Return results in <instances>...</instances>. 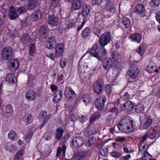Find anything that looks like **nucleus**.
Wrapping results in <instances>:
<instances>
[{
    "instance_id": "51",
    "label": "nucleus",
    "mask_w": 160,
    "mask_h": 160,
    "mask_svg": "<svg viewBox=\"0 0 160 160\" xmlns=\"http://www.w3.org/2000/svg\"><path fill=\"white\" fill-rule=\"evenodd\" d=\"M130 97V95L127 92H126L124 95L120 98L121 100L126 101L128 100Z\"/></svg>"
},
{
    "instance_id": "46",
    "label": "nucleus",
    "mask_w": 160,
    "mask_h": 160,
    "mask_svg": "<svg viewBox=\"0 0 160 160\" xmlns=\"http://www.w3.org/2000/svg\"><path fill=\"white\" fill-rule=\"evenodd\" d=\"M64 95L67 99L70 100V88L67 87L65 90Z\"/></svg>"
},
{
    "instance_id": "31",
    "label": "nucleus",
    "mask_w": 160,
    "mask_h": 160,
    "mask_svg": "<svg viewBox=\"0 0 160 160\" xmlns=\"http://www.w3.org/2000/svg\"><path fill=\"white\" fill-rule=\"evenodd\" d=\"M42 13L39 10H36L33 15L32 18L35 21H37L40 19L42 16Z\"/></svg>"
},
{
    "instance_id": "47",
    "label": "nucleus",
    "mask_w": 160,
    "mask_h": 160,
    "mask_svg": "<svg viewBox=\"0 0 160 160\" xmlns=\"http://www.w3.org/2000/svg\"><path fill=\"white\" fill-rule=\"evenodd\" d=\"M105 91L107 94H110L112 92V88L110 84H107L105 87Z\"/></svg>"
},
{
    "instance_id": "24",
    "label": "nucleus",
    "mask_w": 160,
    "mask_h": 160,
    "mask_svg": "<svg viewBox=\"0 0 160 160\" xmlns=\"http://www.w3.org/2000/svg\"><path fill=\"white\" fill-rule=\"evenodd\" d=\"M39 34L42 38H45L48 36L47 31L45 26H42L39 31Z\"/></svg>"
},
{
    "instance_id": "64",
    "label": "nucleus",
    "mask_w": 160,
    "mask_h": 160,
    "mask_svg": "<svg viewBox=\"0 0 160 160\" xmlns=\"http://www.w3.org/2000/svg\"><path fill=\"white\" fill-rule=\"evenodd\" d=\"M156 18L157 21L160 23V10L156 13Z\"/></svg>"
},
{
    "instance_id": "41",
    "label": "nucleus",
    "mask_w": 160,
    "mask_h": 160,
    "mask_svg": "<svg viewBox=\"0 0 160 160\" xmlns=\"http://www.w3.org/2000/svg\"><path fill=\"white\" fill-rule=\"evenodd\" d=\"M90 33V29L88 27H87L82 31V35L83 38L88 36Z\"/></svg>"
},
{
    "instance_id": "11",
    "label": "nucleus",
    "mask_w": 160,
    "mask_h": 160,
    "mask_svg": "<svg viewBox=\"0 0 160 160\" xmlns=\"http://www.w3.org/2000/svg\"><path fill=\"white\" fill-rule=\"evenodd\" d=\"M134 11L141 17L145 16V8L143 5L142 4H139L137 5Z\"/></svg>"
},
{
    "instance_id": "32",
    "label": "nucleus",
    "mask_w": 160,
    "mask_h": 160,
    "mask_svg": "<svg viewBox=\"0 0 160 160\" xmlns=\"http://www.w3.org/2000/svg\"><path fill=\"white\" fill-rule=\"evenodd\" d=\"M37 2L36 0H30L28 3V5L27 8L29 10L33 9L37 4Z\"/></svg>"
},
{
    "instance_id": "56",
    "label": "nucleus",
    "mask_w": 160,
    "mask_h": 160,
    "mask_svg": "<svg viewBox=\"0 0 160 160\" xmlns=\"http://www.w3.org/2000/svg\"><path fill=\"white\" fill-rule=\"evenodd\" d=\"M12 112V107L10 104L8 105L6 108V113H11Z\"/></svg>"
},
{
    "instance_id": "48",
    "label": "nucleus",
    "mask_w": 160,
    "mask_h": 160,
    "mask_svg": "<svg viewBox=\"0 0 160 160\" xmlns=\"http://www.w3.org/2000/svg\"><path fill=\"white\" fill-rule=\"evenodd\" d=\"M26 11V9L24 7L21 6L18 8L17 10V12L18 15L23 13Z\"/></svg>"
},
{
    "instance_id": "59",
    "label": "nucleus",
    "mask_w": 160,
    "mask_h": 160,
    "mask_svg": "<svg viewBox=\"0 0 160 160\" xmlns=\"http://www.w3.org/2000/svg\"><path fill=\"white\" fill-rule=\"evenodd\" d=\"M33 120V117L31 114L28 115L27 118V122L28 124L30 123Z\"/></svg>"
},
{
    "instance_id": "28",
    "label": "nucleus",
    "mask_w": 160,
    "mask_h": 160,
    "mask_svg": "<svg viewBox=\"0 0 160 160\" xmlns=\"http://www.w3.org/2000/svg\"><path fill=\"white\" fill-rule=\"evenodd\" d=\"M50 116L47 115V112L45 111H43L41 112L38 116V118L39 120H45L48 118V120L50 118Z\"/></svg>"
},
{
    "instance_id": "25",
    "label": "nucleus",
    "mask_w": 160,
    "mask_h": 160,
    "mask_svg": "<svg viewBox=\"0 0 160 160\" xmlns=\"http://www.w3.org/2000/svg\"><path fill=\"white\" fill-rule=\"evenodd\" d=\"M58 20L57 17H55L54 15H52L48 18V24L54 26L57 24Z\"/></svg>"
},
{
    "instance_id": "22",
    "label": "nucleus",
    "mask_w": 160,
    "mask_h": 160,
    "mask_svg": "<svg viewBox=\"0 0 160 160\" xmlns=\"http://www.w3.org/2000/svg\"><path fill=\"white\" fill-rule=\"evenodd\" d=\"M134 103H132L130 101L126 102L123 104L124 107L127 112L132 111L135 107Z\"/></svg>"
},
{
    "instance_id": "21",
    "label": "nucleus",
    "mask_w": 160,
    "mask_h": 160,
    "mask_svg": "<svg viewBox=\"0 0 160 160\" xmlns=\"http://www.w3.org/2000/svg\"><path fill=\"white\" fill-rule=\"evenodd\" d=\"M147 46L144 43H142L137 49L136 51L141 56H142L145 53Z\"/></svg>"
},
{
    "instance_id": "36",
    "label": "nucleus",
    "mask_w": 160,
    "mask_h": 160,
    "mask_svg": "<svg viewBox=\"0 0 160 160\" xmlns=\"http://www.w3.org/2000/svg\"><path fill=\"white\" fill-rule=\"evenodd\" d=\"M21 39L22 43L26 44L30 41V38L29 35L27 33L24 34L22 37Z\"/></svg>"
},
{
    "instance_id": "18",
    "label": "nucleus",
    "mask_w": 160,
    "mask_h": 160,
    "mask_svg": "<svg viewBox=\"0 0 160 160\" xmlns=\"http://www.w3.org/2000/svg\"><path fill=\"white\" fill-rule=\"evenodd\" d=\"M63 93L61 91H57L53 94V100L55 103L59 102L62 98Z\"/></svg>"
},
{
    "instance_id": "50",
    "label": "nucleus",
    "mask_w": 160,
    "mask_h": 160,
    "mask_svg": "<svg viewBox=\"0 0 160 160\" xmlns=\"http://www.w3.org/2000/svg\"><path fill=\"white\" fill-rule=\"evenodd\" d=\"M107 122L109 124H111L113 123V116L112 115H109L107 117Z\"/></svg>"
},
{
    "instance_id": "63",
    "label": "nucleus",
    "mask_w": 160,
    "mask_h": 160,
    "mask_svg": "<svg viewBox=\"0 0 160 160\" xmlns=\"http://www.w3.org/2000/svg\"><path fill=\"white\" fill-rule=\"evenodd\" d=\"M87 119V118L86 117H85L83 115L81 116L79 118V121L82 123H83L84 122H85Z\"/></svg>"
},
{
    "instance_id": "55",
    "label": "nucleus",
    "mask_w": 160,
    "mask_h": 160,
    "mask_svg": "<svg viewBox=\"0 0 160 160\" xmlns=\"http://www.w3.org/2000/svg\"><path fill=\"white\" fill-rule=\"evenodd\" d=\"M148 137V133L146 132L145 134L140 139V142L141 143H143L146 140Z\"/></svg>"
},
{
    "instance_id": "7",
    "label": "nucleus",
    "mask_w": 160,
    "mask_h": 160,
    "mask_svg": "<svg viewBox=\"0 0 160 160\" xmlns=\"http://www.w3.org/2000/svg\"><path fill=\"white\" fill-rule=\"evenodd\" d=\"M111 39L110 33L109 32H107L103 33L100 37L99 40L100 45L102 47L107 45L109 43Z\"/></svg>"
},
{
    "instance_id": "44",
    "label": "nucleus",
    "mask_w": 160,
    "mask_h": 160,
    "mask_svg": "<svg viewBox=\"0 0 160 160\" xmlns=\"http://www.w3.org/2000/svg\"><path fill=\"white\" fill-rule=\"evenodd\" d=\"M35 46L33 43H32L31 44H30L29 47V54L31 56H33V55L35 54Z\"/></svg>"
},
{
    "instance_id": "53",
    "label": "nucleus",
    "mask_w": 160,
    "mask_h": 160,
    "mask_svg": "<svg viewBox=\"0 0 160 160\" xmlns=\"http://www.w3.org/2000/svg\"><path fill=\"white\" fill-rule=\"evenodd\" d=\"M149 156L152 157V156L150 155L149 153L148 152H146L142 158V160H150L151 158H148Z\"/></svg>"
},
{
    "instance_id": "40",
    "label": "nucleus",
    "mask_w": 160,
    "mask_h": 160,
    "mask_svg": "<svg viewBox=\"0 0 160 160\" xmlns=\"http://www.w3.org/2000/svg\"><path fill=\"white\" fill-rule=\"evenodd\" d=\"M96 140V138L94 137H92L90 139H89L87 142L86 143V146L90 147L93 145L94 143Z\"/></svg>"
},
{
    "instance_id": "49",
    "label": "nucleus",
    "mask_w": 160,
    "mask_h": 160,
    "mask_svg": "<svg viewBox=\"0 0 160 160\" xmlns=\"http://www.w3.org/2000/svg\"><path fill=\"white\" fill-rule=\"evenodd\" d=\"M150 3L152 6L156 7L160 4V0H152Z\"/></svg>"
},
{
    "instance_id": "5",
    "label": "nucleus",
    "mask_w": 160,
    "mask_h": 160,
    "mask_svg": "<svg viewBox=\"0 0 160 160\" xmlns=\"http://www.w3.org/2000/svg\"><path fill=\"white\" fill-rule=\"evenodd\" d=\"M13 55V51L10 47L4 48L1 52L2 58L4 60L8 61L10 59Z\"/></svg>"
},
{
    "instance_id": "35",
    "label": "nucleus",
    "mask_w": 160,
    "mask_h": 160,
    "mask_svg": "<svg viewBox=\"0 0 160 160\" xmlns=\"http://www.w3.org/2000/svg\"><path fill=\"white\" fill-rule=\"evenodd\" d=\"M8 137L11 140H15L17 139V133L13 130L10 131L8 134Z\"/></svg>"
},
{
    "instance_id": "38",
    "label": "nucleus",
    "mask_w": 160,
    "mask_h": 160,
    "mask_svg": "<svg viewBox=\"0 0 160 160\" xmlns=\"http://www.w3.org/2000/svg\"><path fill=\"white\" fill-rule=\"evenodd\" d=\"M24 150L22 149L18 151L15 156V160H20L23 154Z\"/></svg>"
},
{
    "instance_id": "58",
    "label": "nucleus",
    "mask_w": 160,
    "mask_h": 160,
    "mask_svg": "<svg viewBox=\"0 0 160 160\" xmlns=\"http://www.w3.org/2000/svg\"><path fill=\"white\" fill-rule=\"evenodd\" d=\"M147 151L146 149H143L141 148V146H140L139 147V150L138 152V154L142 155L143 154H145L147 152Z\"/></svg>"
},
{
    "instance_id": "52",
    "label": "nucleus",
    "mask_w": 160,
    "mask_h": 160,
    "mask_svg": "<svg viewBox=\"0 0 160 160\" xmlns=\"http://www.w3.org/2000/svg\"><path fill=\"white\" fill-rule=\"evenodd\" d=\"M111 155L114 157L118 158L121 156L122 154L118 152L113 151L111 153Z\"/></svg>"
},
{
    "instance_id": "37",
    "label": "nucleus",
    "mask_w": 160,
    "mask_h": 160,
    "mask_svg": "<svg viewBox=\"0 0 160 160\" xmlns=\"http://www.w3.org/2000/svg\"><path fill=\"white\" fill-rule=\"evenodd\" d=\"M136 112L138 113H142L144 112L143 105L142 104H139L137 105L135 108Z\"/></svg>"
},
{
    "instance_id": "10",
    "label": "nucleus",
    "mask_w": 160,
    "mask_h": 160,
    "mask_svg": "<svg viewBox=\"0 0 160 160\" xmlns=\"http://www.w3.org/2000/svg\"><path fill=\"white\" fill-rule=\"evenodd\" d=\"M19 61L17 59L13 58L9 62L8 68L12 72L17 70L19 66Z\"/></svg>"
},
{
    "instance_id": "15",
    "label": "nucleus",
    "mask_w": 160,
    "mask_h": 160,
    "mask_svg": "<svg viewBox=\"0 0 160 160\" xmlns=\"http://www.w3.org/2000/svg\"><path fill=\"white\" fill-rule=\"evenodd\" d=\"M88 150H80L78 152V154L74 155L72 158V160H80V158L85 157L87 154Z\"/></svg>"
},
{
    "instance_id": "6",
    "label": "nucleus",
    "mask_w": 160,
    "mask_h": 160,
    "mask_svg": "<svg viewBox=\"0 0 160 160\" xmlns=\"http://www.w3.org/2000/svg\"><path fill=\"white\" fill-rule=\"evenodd\" d=\"M104 87L103 81L102 79H98L94 84L93 90L96 93L99 94L102 92Z\"/></svg>"
},
{
    "instance_id": "1",
    "label": "nucleus",
    "mask_w": 160,
    "mask_h": 160,
    "mask_svg": "<svg viewBox=\"0 0 160 160\" xmlns=\"http://www.w3.org/2000/svg\"><path fill=\"white\" fill-rule=\"evenodd\" d=\"M64 51V45L61 43L58 44L55 47V49H48L46 53V56L54 60L55 57H59L62 55Z\"/></svg>"
},
{
    "instance_id": "8",
    "label": "nucleus",
    "mask_w": 160,
    "mask_h": 160,
    "mask_svg": "<svg viewBox=\"0 0 160 160\" xmlns=\"http://www.w3.org/2000/svg\"><path fill=\"white\" fill-rule=\"evenodd\" d=\"M106 100L105 95H102L97 98L94 102L96 107L99 110H102L104 106V103Z\"/></svg>"
},
{
    "instance_id": "29",
    "label": "nucleus",
    "mask_w": 160,
    "mask_h": 160,
    "mask_svg": "<svg viewBox=\"0 0 160 160\" xmlns=\"http://www.w3.org/2000/svg\"><path fill=\"white\" fill-rule=\"evenodd\" d=\"M15 79V78L13 73H9L8 74L6 77V81L10 83H14Z\"/></svg>"
},
{
    "instance_id": "33",
    "label": "nucleus",
    "mask_w": 160,
    "mask_h": 160,
    "mask_svg": "<svg viewBox=\"0 0 160 160\" xmlns=\"http://www.w3.org/2000/svg\"><path fill=\"white\" fill-rule=\"evenodd\" d=\"M152 120L150 117H148L146 118V120L143 125V128L146 129L149 127L152 124Z\"/></svg>"
},
{
    "instance_id": "54",
    "label": "nucleus",
    "mask_w": 160,
    "mask_h": 160,
    "mask_svg": "<svg viewBox=\"0 0 160 160\" xmlns=\"http://www.w3.org/2000/svg\"><path fill=\"white\" fill-rule=\"evenodd\" d=\"M77 95L75 92L71 88V99H72V100H76Z\"/></svg>"
},
{
    "instance_id": "57",
    "label": "nucleus",
    "mask_w": 160,
    "mask_h": 160,
    "mask_svg": "<svg viewBox=\"0 0 160 160\" xmlns=\"http://www.w3.org/2000/svg\"><path fill=\"white\" fill-rule=\"evenodd\" d=\"M101 31V30L99 28H97L96 27H94L93 30V32L94 33V34L99 37V34L100 33Z\"/></svg>"
},
{
    "instance_id": "13",
    "label": "nucleus",
    "mask_w": 160,
    "mask_h": 160,
    "mask_svg": "<svg viewBox=\"0 0 160 160\" xmlns=\"http://www.w3.org/2000/svg\"><path fill=\"white\" fill-rule=\"evenodd\" d=\"M103 8H105L107 11L110 12L111 15H112L116 11L115 5L113 2H109L105 4Z\"/></svg>"
},
{
    "instance_id": "30",
    "label": "nucleus",
    "mask_w": 160,
    "mask_h": 160,
    "mask_svg": "<svg viewBox=\"0 0 160 160\" xmlns=\"http://www.w3.org/2000/svg\"><path fill=\"white\" fill-rule=\"evenodd\" d=\"M122 22L125 28H128L131 26V22L130 19L127 17H124L122 18Z\"/></svg>"
},
{
    "instance_id": "9",
    "label": "nucleus",
    "mask_w": 160,
    "mask_h": 160,
    "mask_svg": "<svg viewBox=\"0 0 160 160\" xmlns=\"http://www.w3.org/2000/svg\"><path fill=\"white\" fill-rule=\"evenodd\" d=\"M139 72V68L137 66L132 65L129 68L127 73L131 78L134 79L138 76Z\"/></svg>"
},
{
    "instance_id": "43",
    "label": "nucleus",
    "mask_w": 160,
    "mask_h": 160,
    "mask_svg": "<svg viewBox=\"0 0 160 160\" xmlns=\"http://www.w3.org/2000/svg\"><path fill=\"white\" fill-rule=\"evenodd\" d=\"M33 135V132L31 131H28L26 133L25 137V139L28 142H29L31 138L32 137Z\"/></svg>"
},
{
    "instance_id": "12",
    "label": "nucleus",
    "mask_w": 160,
    "mask_h": 160,
    "mask_svg": "<svg viewBox=\"0 0 160 160\" xmlns=\"http://www.w3.org/2000/svg\"><path fill=\"white\" fill-rule=\"evenodd\" d=\"M55 37L54 36H52L48 38L47 41L46 43V47L47 48L45 50L46 53L48 51V49H52L53 48L54 45L55 44Z\"/></svg>"
},
{
    "instance_id": "26",
    "label": "nucleus",
    "mask_w": 160,
    "mask_h": 160,
    "mask_svg": "<svg viewBox=\"0 0 160 160\" xmlns=\"http://www.w3.org/2000/svg\"><path fill=\"white\" fill-rule=\"evenodd\" d=\"M63 129L61 128H57L55 133V138L58 140H59L62 137L63 133Z\"/></svg>"
},
{
    "instance_id": "3",
    "label": "nucleus",
    "mask_w": 160,
    "mask_h": 160,
    "mask_svg": "<svg viewBox=\"0 0 160 160\" xmlns=\"http://www.w3.org/2000/svg\"><path fill=\"white\" fill-rule=\"evenodd\" d=\"M91 55L101 60L106 56V51L104 47L100 48L98 45H95L90 50Z\"/></svg>"
},
{
    "instance_id": "42",
    "label": "nucleus",
    "mask_w": 160,
    "mask_h": 160,
    "mask_svg": "<svg viewBox=\"0 0 160 160\" xmlns=\"http://www.w3.org/2000/svg\"><path fill=\"white\" fill-rule=\"evenodd\" d=\"M59 3L58 0H49L48 2L50 7H56Z\"/></svg>"
},
{
    "instance_id": "60",
    "label": "nucleus",
    "mask_w": 160,
    "mask_h": 160,
    "mask_svg": "<svg viewBox=\"0 0 160 160\" xmlns=\"http://www.w3.org/2000/svg\"><path fill=\"white\" fill-rule=\"evenodd\" d=\"M82 100L83 102H84L86 105L89 102V100L88 98V96H83Z\"/></svg>"
},
{
    "instance_id": "23",
    "label": "nucleus",
    "mask_w": 160,
    "mask_h": 160,
    "mask_svg": "<svg viewBox=\"0 0 160 160\" xmlns=\"http://www.w3.org/2000/svg\"><path fill=\"white\" fill-rule=\"evenodd\" d=\"M90 11V6L86 4L84 5L82 8V15L84 17H87L89 14Z\"/></svg>"
},
{
    "instance_id": "45",
    "label": "nucleus",
    "mask_w": 160,
    "mask_h": 160,
    "mask_svg": "<svg viewBox=\"0 0 160 160\" xmlns=\"http://www.w3.org/2000/svg\"><path fill=\"white\" fill-rule=\"evenodd\" d=\"M154 63L152 62H149L148 65L147 69L149 72L152 73L154 71Z\"/></svg>"
},
{
    "instance_id": "19",
    "label": "nucleus",
    "mask_w": 160,
    "mask_h": 160,
    "mask_svg": "<svg viewBox=\"0 0 160 160\" xmlns=\"http://www.w3.org/2000/svg\"><path fill=\"white\" fill-rule=\"evenodd\" d=\"M129 37L133 41H136L138 43H140L142 39V36L141 34L138 33H135L131 34Z\"/></svg>"
},
{
    "instance_id": "62",
    "label": "nucleus",
    "mask_w": 160,
    "mask_h": 160,
    "mask_svg": "<svg viewBox=\"0 0 160 160\" xmlns=\"http://www.w3.org/2000/svg\"><path fill=\"white\" fill-rule=\"evenodd\" d=\"M28 18H26L24 20H21L22 24V25L23 27H27V25H28V23L27 22L28 19Z\"/></svg>"
},
{
    "instance_id": "4",
    "label": "nucleus",
    "mask_w": 160,
    "mask_h": 160,
    "mask_svg": "<svg viewBox=\"0 0 160 160\" xmlns=\"http://www.w3.org/2000/svg\"><path fill=\"white\" fill-rule=\"evenodd\" d=\"M118 61L117 56L114 54H112V57L110 58H107L104 59L103 65L104 69H108L110 67H113L115 63Z\"/></svg>"
},
{
    "instance_id": "61",
    "label": "nucleus",
    "mask_w": 160,
    "mask_h": 160,
    "mask_svg": "<svg viewBox=\"0 0 160 160\" xmlns=\"http://www.w3.org/2000/svg\"><path fill=\"white\" fill-rule=\"evenodd\" d=\"M109 1H108L106 0H101L99 4L101 5V7L103 8V7L105 6V5Z\"/></svg>"
},
{
    "instance_id": "17",
    "label": "nucleus",
    "mask_w": 160,
    "mask_h": 160,
    "mask_svg": "<svg viewBox=\"0 0 160 160\" xmlns=\"http://www.w3.org/2000/svg\"><path fill=\"white\" fill-rule=\"evenodd\" d=\"M18 16L15 8L12 6H11L9 8L8 17L11 20L16 19Z\"/></svg>"
},
{
    "instance_id": "20",
    "label": "nucleus",
    "mask_w": 160,
    "mask_h": 160,
    "mask_svg": "<svg viewBox=\"0 0 160 160\" xmlns=\"http://www.w3.org/2000/svg\"><path fill=\"white\" fill-rule=\"evenodd\" d=\"M36 97L35 92L32 90L27 91L26 94V98L29 101H32Z\"/></svg>"
},
{
    "instance_id": "39",
    "label": "nucleus",
    "mask_w": 160,
    "mask_h": 160,
    "mask_svg": "<svg viewBox=\"0 0 160 160\" xmlns=\"http://www.w3.org/2000/svg\"><path fill=\"white\" fill-rule=\"evenodd\" d=\"M108 112L112 113L115 116H117L119 112L118 109L115 107H112L108 110Z\"/></svg>"
},
{
    "instance_id": "16",
    "label": "nucleus",
    "mask_w": 160,
    "mask_h": 160,
    "mask_svg": "<svg viewBox=\"0 0 160 160\" xmlns=\"http://www.w3.org/2000/svg\"><path fill=\"white\" fill-rule=\"evenodd\" d=\"M71 9L78 10L81 8L83 4V0H72Z\"/></svg>"
},
{
    "instance_id": "14",
    "label": "nucleus",
    "mask_w": 160,
    "mask_h": 160,
    "mask_svg": "<svg viewBox=\"0 0 160 160\" xmlns=\"http://www.w3.org/2000/svg\"><path fill=\"white\" fill-rule=\"evenodd\" d=\"M84 141L82 138L81 137H76L72 140V146L75 148L80 147L84 143Z\"/></svg>"
},
{
    "instance_id": "2",
    "label": "nucleus",
    "mask_w": 160,
    "mask_h": 160,
    "mask_svg": "<svg viewBox=\"0 0 160 160\" xmlns=\"http://www.w3.org/2000/svg\"><path fill=\"white\" fill-rule=\"evenodd\" d=\"M133 121H130L128 119L123 118L117 125V127L120 130H122L126 132H129L135 129Z\"/></svg>"
},
{
    "instance_id": "34",
    "label": "nucleus",
    "mask_w": 160,
    "mask_h": 160,
    "mask_svg": "<svg viewBox=\"0 0 160 160\" xmlns=\"http://www.w3.org/2000/svg\"><path fill=\"white\" fill-rule=\"evenodd\" d=\"M36 80L34 76H29L28 77L27 83L29 87H32L35 83Z\"/></svg>"
},
{
    "instance_id": "27",
    "label": "nucleus",
    "mask_w": 160,
    "mask_h": 160,
    "mask_svg": "<svg viewBox=\"0 0 160 160\" xmlns=\"http://www.w3.org/2000/svg\"><path fill=\"white\" fill-rule=\"evenodd\" d=\"M101 116L100 113L98 112H96L92 114L91 116L90 123L91 124L93 122L96 121L100 118Z\"/></svg>"
}]
</instances>
